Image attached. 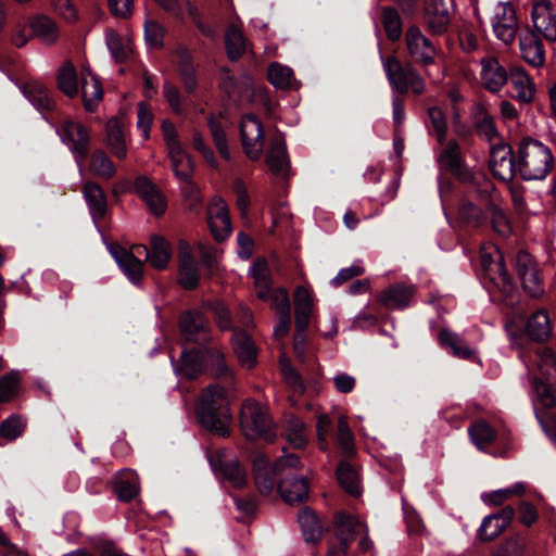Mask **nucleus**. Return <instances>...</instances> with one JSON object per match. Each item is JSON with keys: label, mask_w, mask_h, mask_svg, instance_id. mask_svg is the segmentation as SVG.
I'll return each mask as SVG.
<instances>
[{"label": "nucleus", "mask_w": 556, "mask_h": 556, "mask_svg": "<svg viewBox=\"0 0 556 556\" xmlns=\"http://www.w3.org/2000/svg\"><path fill=\"white\" fill-rule=\"evenodd\" d=\"M538 375L532 379L533 406L547 435L556 440V355L547 348L535 352Z\"/></svg>", "instance_id": "f257e3e1"}, {"label": "nucleus", "mask_w": 556, "mask_h": 556, "mask_svg": "<svg viewBox=\"0 0 556 556\" xmlns=\"http://www.w3.org/2000/svg\"><path fill=\"white\" fill-rule=\"evenodd\" d=\"M195 413L205 429L222 437L228 434L231 414L225 388L219 384L206 387L200 395Z\"/></svg>", "instance_id": "f03ea898"}, {"label": "nucleus", "mask_w": 556, "mask_h": 556, "mask_svg": "<svg viewBox=\"0 0 556 556\" xmlns=\"http://www.w3.org/2000/svg\"><path fill=\"white\" fill-rule=\"evenodd\" d=\"M553 166L554 155L548 146L532 138L520 141L517 168L525 180H542Z\"/></svg>", "instance_id": "7ed1b4c3"}, {"label": "nucleus", "mask_w": 556, "mask_h": 556, "mask_svg": "<svg viewBox=\"0 0 556 556\" xmlns=\"http://www.w3.org/2000/svg\"><path fill=\"white\" fill-rule=\"evenodd\" d=\"M382 63L388 81L394 90L400 93L410 91L417 96L424 93L426 89L425 79L410 64L403 65L393 55L387 56Z\"/></svg>", "instance_id": "20e7f679"}, {"label": "nucleus", "mask_w": 556, "mask_h": 556, "mask_svg": "<svg viewBox=\"0 0 556 556\" xmlns=\"http://www.w3.org/2000/svg\"><path fill=\"white\" fill-rule=\"evenodd\" d=\"M240 426L249 440L270 439L273 421L267 408L254 400H247L240 410Z\"/></svg>", "instance_id": "39448f33"}, {"label": "nucleus", "mask_w": 556, "mask_h": 556, "mask_svg": "<svg viewBox=\"0 0 556 556\" xmlns=\"http://www.w3.org/2000/svg\"><path fill=\"white\" fill-rule=\"evenodd\" d=\"M405 47L412 61L422 66L434 63L439 53L435 43L418 26H410L405 33Z\"/></svg>", "instance_id": "423d86ee"}, {"label": "nucleus", "mask_w": 556, "mask_h": 556, "mask_svg": "<svg viewBox=\"0 0 556 556\" xmlns=\"http://www.w3.org/2000/svg\"><path fill=\"white\" fill-rule=\"evenodd\" d=\"M294 313H295V342L294 349L298 351L303 348L305 341V331L311 323L313 314L314 299L313 292L308 287L299 286L293 293Z\"/></svg>", "instance_id": "0eeeda50"}, {"label": "nucleus", "mask_w": 556, "mask_h": 556, "mask_svg": "<svg viewBox=\"0 0 556 556\" xmlns=\"http://www.w3.org/2000/svg\"><path fill=\"white\" fill-rule=\"evenodd\" d=\"M492 27L495 37L506 46L511 45L516 38L518 20L511 3L498 2L494 8Z\"/></svg>", "instance_id": "6e6552de"}, {"label": "nucleus", "mask_w": 556, "mask_h": 556, "mask_svg": "<svg viewBox=\"0 0 556 556\" xmlns=\"http://www.w3.org/2000/svg\"><path fill=\"white\" fill-rule=\"evenodd\" d=\"M241 141L249 159L258 160L264 149V130L260 119L253 115H245L240 124Z\"/></svg>", "instance_id": "1a4fd4ad"}, {"label": "nucleus", "mask_w": 556, "mask_h": 556, "mask_svg": "<svg viewBox=\"0 0 556 556\" xmlns=\"http://www.w3.org/2000/svg\"><path fill=\"white\" fill-rule=\"evenodd\" d=\"M61 138L68 146L78 165H81L89 152L88 129L78 122L66 121L62 126Z\"/></svg>", "instance_id": "9d476101"}, {"label": "nucleus", "mask_w": 556, "mask_h": 556, "mask_svg": "<svg viewBox=\"0 0 556 556\" xmlns=\"http://www.w3.org/2000/svg\"><path fill=\"white\" fill-rule=\"evenodd\" d=\"M516 270L522 282L525 291L532 298H539L544 293L543 281L536 264L527 252L518 253L516 257Z\"/></svg>", "instance_id": "9b49d317"}, {"label": "nucleus", "mask_w": 556, "mask_h": 556, "mask_svg": "<svg viewBox=\"0 0 556 556\" xmlns=\"http://www.w3.org/2000/svg\"><path fill=\"white\" fill-rule=\"evenodd\" d=\"M531 18L539 34L549 41H556V12L549 0H533Z\"/></svg>", "instance_id": "f8f14e48"}, {"label": "nucleus", "mask_w": 556, "mask_h": 556, "mask_svg": "<svg viewBox=\"0 0 556 556\" xmlns=\"http://www.w3.org/2000/svg\"><path fill=\"white\" fill-rule=\"evenodd\" d=\"M452 0H424V18L429 30L442 35L451 21Z\"/></svg>", "instance_id": "ddd939ff"}, {"label": "nucleus", "mask_w": 556, "mask_h": 556, "mask_svg": "<svg viewBox=\"0 0 556 556\" xmlns=\"http://www.w3.org/2000/svg\"><path fill=\"white\" fill-rule=\"evenodd\" d=\"M489 164L496 178L503 181L511 180L515 175L516 165L510 146L493 143L490 150Z\"/></svg>", "instance_id": "4468645a"}, {"label": "nucleus", "mask_w": 556, "mask_h": 556, "mask_svg": "<svg viewBox=\"0 0 556 556\" xmlns=\"http://www.w3.org/2000/svg\"><path fill=\"white\" fill-rule=\"evenodd\" d=\"M168 156L170 159L172 168L175 176L187 184L185 192H190L194 195V202L200 201L195 186L191 182L193 173V162L190 155L182 149V146L176 147L168 150Z\"/></svg>", "instance_id": "2eb2a0df"}, {"label": "nucleus", "mask_w": 556, "mask_h": 556, "mask_svg": "<svg viewBox=\"0 0 556 556\" xmlns=\"http://www.w3.org/2000/svg\"><path fill=\"white\" fill-rule=\"evenodd\" d=\"M480 78L482 86L490 92H497L508 81L509 72L494 55H486L480 61Z\"/></svg>", "instance_id": "dca6fc26"}, {"label": "nucleus", "mask_w": 556, "mask_h": 556, "mask_svg": "<svg viewBox=\"0 0 556 556\" xmlns=\"http://www.w3.org/2000/svg\"><path fill=\"white\" fill-rule=\"evenodd\" d=\"M179 285L188 290L194 289L200 280L198 264L192 255V250L187 241L179 242Z\"/></svg>", "instance_id": "f3484780"}, {"label": "nucleus", "mask_w": 556, "mask_h": 556, "mask_svg": "<svg viewBox=\"0 0 556 556\" xmlns=\"http://www.w3.org/2000/svg\"><path fill=\"white\" fill-rule=\"evenodd\" d=\"M180 330L189 342L201 343L208 340V321L199 312H188L180 318Z\"/></svg>", "instance_id": "a211bd4d"}, {"label": "nucleus", "mask_w": 556, "mask_h": 556, "mask_svg": "<svg viewBox=\"0 0 556 556\" xmlns=\"http://www.w3.org/2000/svg\"><path fill=\"white\" fill-rule=\"evenodd\" d=\"M135 189L138 195L146 202L149 211L161 216L167 208V202L161 190L149 179L140 177L136 180Z\"/></svg>", "instance_id": "6ab92c4d"}, {"label": "nucleus", "mask_w": 556, "mask_h": 556, "mask_svg": "<svg viewBox=\"0 0 556 556\" xmlns=\"http://www.w3.org/2000/svg\"><path fill=\"white\" fill-rule=\"evenodd\" d=\"M519 48L522 59L533 67L543 66L545 63V51L538 34L528 30L519 38Z\"/></svg>", "instance_id": "aec40b11"}, {"label": "nucleus", "mask_w": 556, "mask_h": 556, "mask_svg": "<svg viewBox=\"0 0 556 556\" xmlns=\"http://www.w3.org/2000/svg\"><path fill=\"white\" fill-rule=\"evenodd\" d=\"M508 81L515 91V98L521 103H530L535 97V85L526 72L520 66H513L509 70Z\"/></svg>", "instance_id": "412c9836"}, {"label": "nucleus", "mask_w": 556, "mask_h": 556, "mask_svg": "<svg viewBox=\"0 0 556 556\" xmlns=\"http://www.w3.org/2000/svg\"><path fill=\"white\" fill-rule=\"evenodd\" d=\"M525 333L536 342H545L552 336V324L548 313L541 308L530 315L526 323Z\"/></svg>", "instance_id": "4be33fe9"}, {"label": "nucleus", "mask_w": 556, "mask_h": 556, "mask_svg": "<svg viewBox=\"0 0 556 556\" xmlns=\"http://www.w3.org/2000/svg\"><path fill=\"white\" fill-rule=\"evenodd\" d=\"M266 162L275 175L287 176L290 162L285 139L280 135L271 139Z\"/></svg>", "instance_id": "5701e85b"}, {"label": "nucleus", "mask_w": 556, "mask_h": 556, "mask_svg": "<svg viewBox=\"0 0 556 556\" xmlns=\"http://www.w3.org/2000/svg\"><path fill=\"white\" fill-rule=\"evenodd\" d=\"M416 288L412 285L394 283L381 294V302L387 308L400 309L409 305Z\"/></svg>", "instance_id": "b1692460"}, {"label": "nucleus", "mask_w": 556, "mask_h": 556, "mask_svg": "<svg viewBox=\"0 0 556 556\" xmlns=\"http://www.w3.org/2000/svg\"><path fill=\"white\" fill-rule=\"evenodd\" d=\"M110 251L121 269L130 281L137 282L141 279L143 266L142 260L135 256L134 253H128L127 250L118 245L111 247Z\"/></svg>", "instance_id": "393cba45"}, {"label": "nucleus", "mask_w": 556, "mask_h": 556, "mask_svg": "<svg viewBox=\"0 0 556 556\" xmlns=\"http://www.w3.org/2000/svg\"><path fill=\"white\" fill-rule=\"evenodd\" d=\"M278 491L288 504H298L308 496V483L304 478H282Z\"/></svg>", "instance_id": "a878e982"}, {"label": "nucleus", "mask_w": 556, "mask_h": 556, "mask_svg": "<svg viewBox=\"0 0 556 556\" xmlns=\"http://www.w3.org/2000/svg\"><path fill=\"white\" fill-rule=\"evenodd\" d=\"M106 144L112 154L117 159H125L127 155L126 134L122 121L117 117L106 123Z\"/></svg>", "instance_id": "bb28decb"}, {"label": "nucleus", "mask_w": 556, "mask_h": 556, "mask_svg": "<svg viewBox=\"0 0 556 556\" xmlns=\"http://www.w3.org/2000/svg\"><path fill=\"white\" fill-rule=\"evenodd\" d=\"M338 541L351 544L361 532H366V525L353 516L339 513L334 518Z\"/></svg>", "instance_id": "cd10ccee"}, {"label": "nucleus", "mask_w": 556, "mask_h": 556, "mask_svg": "<svg viewBox=\"0 0 556 556\" xmlns=\"http://www.w3.org/2000/svg\"><path fill=\"white\" fill-rule=\"evenodd\" d=\"M255 485L260 493L269 494L275 485L273 466L267 456L260 454L253 460Z\"/></svg>", "instance_id": "c85d7f7f"}, {"label": "nucleus", "mask_w": 556, "mask_h": 556, "mask_svg": "<svg viewBox=\"0 0 556 556\" xmlns=\"http://www.w3.org/2000/svg\"><path fill=\"white\" fill-rule=\"evenodd\" d=\"M231 342L240 364L248 368L253 367L256 363V348L252 339L243 331H235Z\"/></svg>", "instance_id": "c756f323"}, {"label": "nucleus", "mask_w": 556, "mask_h": 556, "mask_svg": "<svg viewBox=\"0 0 556 556\" xmlns=\"http://www.w3.org/2000/svg\"><path fill=\"white\" fill-rule=\"evenodd\" d=\"M481 264L495 286L501 288L502 291L505 293L511 291V279L501 260L498 262L493 263L492 257L489 253L481 252Z\"/></svg>", "instance_id": "7c9ffc66"}, {"label": "nucleus", "mask_w": 556, "mask_h": 556, "mask_svg": "<svg viewBox=\"0 0 556 556\" xmlns=\"http://www.w3.org/2000/svg\"><path fill=\"white\" fill-rule=\"evenodd\" d=\"M83 193L94 220L104 217L108 208L106 197L97 182L87 181Z\"/></svg>", "instance_id": "2f4dec72"}, {"label": "nucleus", "mask_w": 556, "mask_h": 556, "mask_svg": "<svg viewBox=\"0 0 556 556\" xmlns=\"http://www.w3.org/2000/svg\"><path fill=\"white\" fill-rule=\"evenodd\" d=\"M106 46L117 63L126 62L131 59L134 49L129 37L121 36L113 29L105 33Z\"/></svg>", "instance_id": "473e14b6"}, {"label": "nucleus", "mask_w": 556, "mask_h": 556, "mask_svg": "<svg viewBox=\"0 0 556 556\" xmlns=\"http://www.w3.org/2000/svg\"><path fill=\"white\" fill-rule=\"evenodd\" d=\"M250 273L254 279L257 296L264 301L269 300L274 290L271 289V277L267 261L265 258L255 260Z\"/></svg>", "instance_id": "72a5a7b5"}, {"label": "nucleus", "mask_w": 556, "mask_h": 556, "mask_svg": "<svg viewBox=\"0 0 556 556\" xmlns=\"http://www.w3.org/2000/svg\"><path fill=\"white\" fill-rule=\"evenodd\" d=\"M298 521L306 542L316 543L320 541L323 525L313 509L309 507L302 508L299 511Z\"/></svg>", "instance_id": "f704fd0d"}, {"label": "nucleus", "mask_w": 556, "mask_h": 556, "mask_svg": "<svg viewBox=\"0 0 556 556\" xmlns=\"http://www.w3.org/2000/svg\"><path fill=\"white\" fill-rule=\"evenodd\" d=\"M81 96L87 111H93L102 99V86L91 73L81 75Z\"/></svg>", "instance_id": "c9c22d12"}, {"label": "nucleus", "mask_w": 556, "mask_h": 556, "mask_svg": "<svg viewBox=\"0 0 556 556\" xmlns=\"http://www.w3.org/2000/svg\"><path fill=\"white\" fill-rule=\"evenodd\" d=\"M268 80L278 89H298L299 83L294 78L293 71L282 64L273 63L268 67Z\"/></svg>", "instance_id": "e433bc0d"}, {"label": "nucleus", "mask_w": 556, "mask_h": 556, "mask_svg": "<svg viewBox=\"0 0 556 556\" xmlns=\"http://www.w3.org/2000/svg\"><path fill=\"white\" fill-rule=\"evenodd\" d=\"M29 27L33 36L39 38L46 43H53L59 36V30L54 21L45 15H37L29 20Z\"/></svg>", "instance_id": "4c0bfd02"}, {"label": "nucleus", "mask_w": 556, "mask_h": 556, "mask_svg": "<svg viewBox=\"0 0 556 556\" xmlns=\"http://www.w3.org/2000/svg\"><path fill=\"white\" fill-rule=\"evenodd\" d=\"M468 434L472 444L481 451L490 446L496 438L495 430L485 420H477L471 424Z\"/></svg>", "instance_id": "58836bf2"}, {"label": "nucleus", "mask_w": 556, "mask_h": 556, "mask_svg": "<svg viewBox=\"0 0 556 556\" xmlns=\"http://www.w3.org/2000/svg\"><path fill=\"white\" fill-rule=\"evenodd\" d=\"M285 438L295 447H303L307 442L304 422L294 415H287L283 419Z\"/></svg>", "instance_id": "ea45409f"}, {"label": "nucleus", "mask_w": 556, "mask_h": 556, "mask_svg": "<svg viewBox=\"0 0 556 556\" xmlns=\"http://www.w3.org/2000/svg\"><path fill=\"white\" fill-rule=\"evenodd\" d=\"M439 341L443 348L450 349L453 355L458 358L468 359L472 356V350L465 340L455 332L442 329L439 332Z\"/></svg>", "instance_id": "a19ab883"}, {"label": "nucleus", "mask_w": 556, "mask_h": 556, "mask_svg": "<svg viewBox=\"0 0 556 556\" xmlns=\"http://www.w3.org/2000/svg\"><path fill=\"white\" fill-rule=\"evenodd\" d=\"M89 172L99 178L109 180L115 176L116 167L108 154L98 149L91 153Z\"/></svg>", "instance_id": "79ce46f5"}, {"label": "nucleus", "mask_w": 556, "mask_h": 556, "mask_svg": "<svg viewBox=\"0 0 556 556\" xmlns=\"http://www.w3.org/2000/svg\"><path fill=\"white\" fill-rule=\"evenodd\" d=\"M151 252L149 261L156 269H165L172 256L169 243L161 236L154 235L150 241Z\"/></svg>", "instance_id": "37998d69"}, {"label": "nucleus", "mask_w": 556, "mask_h": 556, "mask_svg": "<svg viewBox=\"0 0 556 556\" xmlns=\"http://www.w3.org/2000/svg\"><path fill=\"white\" fill-rule=\"evenodd\" d=\"M337 478L345 492L351 495H359V478L357 470L348 462H341L337 468Z\"/></svg>", "instance_id": "c03bdc74"}, {"label": "nucleus", "mask_w": 556, "mask_h": 556, "mask_svg": "<svg viewBox=\"0 0 556 556\" xmlns=\"http://www.w3.org/2000/svg\"><path fill=\"white\" fill-rule=\"evenodd\" d=\"M58 86L60 90L70 98L78 93L77 74L71 62L64 63L58 73Z\"/></svg>", "instance_id": "a18cd8bd"}, {"label": "nucleus", "mask_w": 556, "mask_h": 556, "mask_svg": "<svg viewBox=\"0 0 556 556\" xmlns=\"http://www.w3.org/2000/svg\"><path fill=\"white\" fill-rule=\"evenodd\" d=\"M526 492V485L522 482H517L506 489L492 491L483 496L484 503L492 506H501L506 501L513 497H519Z\"/></svg>", "instance_id": "49530a36"}, {"label": "nucleus", "mask_w": 556, "mask_h": 556, "mask_svg": "<svg viewBox=\"0 0 556 556\" xmlns=\"http://www.w3.org/2000/svg\"><path fill=\"white\" fill-rule=\"evenodd\" d=\"M226 51L231 60H238L245 51V39L240 29L230 26L225 35Z\"/></svg>", "instance_id": "de8ad7c7"}, {"label": "nucleus", "mask_w": 556, "mask_h": 556, "mask_svg": "<svg viewBox=\"0 0 556 556\" xmlns=\"http://www.w3.org/2000/svg\"><path fill=\"white\" fill-rule=\"evenodd\" d=\"M207 125L214 143L216 146V149L219 152L220 156L227 161L230 160V151L228 148L226 132L224 131L220 122L216 116L211 115L207 118Z\"/></svg>", "instance_id": "09e8293b"}, {"label": "nucleus", "mask_w": 556, "mask_h": 556, "mask_svg": "<svg viewBox=\"0 0 556 556\" xmlns=\"http://www.w3.org/2000/svg\"><path fill=\"white\" fill-rule=\"evenodd\" d=\"M202 368V359L199 351H184L179 358L178 370L187 378H194Z\"/></svg>", "instance_id": "8fccbe9b"}, {"label": "nucleus", "mask_w": 556, "mask_h": 556, "mask_svg": "<svg viewBox=\"0 0 556 556\" xmlns=\"http://www.w3.org/2000/svg\"><path fill=\"white\" fill-rule=\"evenodd\" d=\"M382 24L388 38L392 41L397 40L402 35V18L399 12L391 7L382 11Z\"/></svg>", "instance_id": "3c124183"}, {"label": "nucleus", "mask_w": 556, "mask_h": 556, "mask_svg": "<svg viewBox=\"0 0 556 556\" xmlns=\"http://www.w3.org/2000/svg\"><path fill=\"white\" fill-rule=\"evenodd\" d=\"M440 165L451 172L459 169L462 164V152L458 143L455 140L447 142L439 157Z\"/></svg>", "instance_id": "603ef678"}, {"label": "nucleus", "mask_w": 556, "mask_h": 556, "mask_svg": "<svg viewBox=\"0 0 556 556\" xmlns=\"http://www.w3.org/2000/svg\"><path fill=\"white\" fill-rule=\"evenodd\" d=\"M337 442L346 457L354 454V438L344 416H340L338 419Z\"/></svg>", "instance_id": "864d4df0"}, {"label": "nucleus", "mask_w": 556, "mask_h": 556, "mask_svg": "<svg viewBox=\"0 0 556 556\" xmlns=\"http://www.w3.org/2000/svg\"><path fill=\"white\" fill-rule=\"evenodd\" d=\"M488 212L491 216V224L495 232L502 237H507L511 233V225L505 212L494 203L490 202Z\"/></svg>", "instance_id": "5fc2aeb1"}, {"label": "nucleus", "mask_w": 556, "mask_h": 556, "mask_svg": "<svg viewBox=\"0 0 556 556\" xmlns=\"http://www.w3.org/2000/svg\"><path fill=\"white\" fill-rule=\"evenodd\" d=\"M164 36L165 29L159 22L154 20H147L144 22V39L149 48H161L164 42Z\"/></svg>", "instance_id": "6e6d98bb"}, {"label": "nucleus", "mask_w": 556, "mask_h": 556, "mask_svg": "<svg viewBox=\"0 0 556 556\" xmlns=\"http://www.w3.org/2000/svg\"><path fill=\"white\" fill-rule=\"evenodd\" d=\"M506 528L497 518L486 516L478 530V536L483 542H489L497 538Z\"/></svg>", "instance_id": "4d7b16f0"}, {"label": "nucleus", "mask_w": 556, "mask_h": 556, "mask_svg": "<svg viewBox=\"0 0 556 556\" xmlns=\"http://www.w3.org/2000/svg\"><path fill=\"white\" fill-rule=\"evenodd\" d=\"M301 468L299 457L294 454H289L279 457L273 465V472L276 477L285 476L288 478Z\"/></svg>", "instance_id": "13d9d810"}, {"label": "nucleus", "mask_w": 556, "mask_h": 556, "mask_svg": "<svg viewBox=\"0 0 556 556\" xmlns=\"http://www.w3.org/2000/svg\"><path fill=\"white\" fill-rule=\"evenodd\" d=\"M222 473L235 488H243L247 484L244 470L237 460H231L222 466Z\"/></svg>", "instance_id": "bf43d9fd"}, {"label": "nucleus", "mask_w": 556, "mask_h": 556, "mask_svg": "<svg viewBox=\"0 0 556 556\" xmlns=\"http://www.w3.org/2000/svg\"><path fill=\"white\" fill-rule=\"evenodd\" d=\"M428 115L430 119V124L433 128V132L440 143H442L445 139L446 131H447V123L446 117L443 111L438 108L433 106L428 110Z\"/></svg>", "instance_id": "052dcab7"}, {"label": "nucleus", "mask_w": 556, "mask_h": 556, "mask_svg": "<svg viewBox=\"0 0 556 556\" xmlns=\"http://www.w3.org/2000/svg\"><path fill=\"white\" fill-rule=\"evenodd\" d=\"M25 429V421L16 415H12L0 425V434L7 440H14L20 437Z\"/></svg>", "instance_id": "680f3d73"}, {"label": "nucleus", "mask_w": 556, "mask_h": 556, "mask_svg": "<svg viewBox=\"0 0 556 556\" xmlns=\"http://www.w3.org/2000/svg\"><path fill=\"white\" fill-rule=\"evenodd\" d=\"M20 377L17 372H10L0 378V402L12 400L18 390Z\"/></svg>", "instance_id": "e2e57ef3"}, {"label": "nucleus", "mask_w": 556, "mask_h": 556, "mask_svg": "<svg viewBox=\"0 0 556 556\" xmlns=\"http://www.w3.org/2000/svg\"><path fill=\"white\" fill-rule=\"evenodd\" d=\"M280 368L287 384L292 388L294 392L302 393L304 391V384L301 376L291 366L290 362L286 357L280 358Z\"/></svg>", "instance_id": "0e129e2a"}, {"label": "nucleus", "mask_w": 556, "mask_h": 556, "mask_svg": "<svg viewBox=\"0 0 556 556\" xmlns=\"http://www.w3.org/2000/svg\"><path fill=\"white\" fill-rule=\"evenodd\" d=\"M25 92L40 108L49 109L51 100L48 90L42 84L31 83L25 87Z\"/></svg>", "instance_id": "69168bd1"}, {"label": "nucleus", "mask_w": 556, "mask_h": 556, "mask_svg": "<svg viewBox=\"0 0 556 556\" xmlns=\"http://www.w3.org/2000/svg\"><path fill=\"white\" fill-rule=\"evenodd\" d=\"M493 191V184L484 176L476 177L473 184L469 187V192L475 193L481 201H488L489 199H491L492 202Z\"/></svg>", "instance_id": "338daca9"}, {"label": "nucleus", "mask_w": 556, "mask_h": 556, "mask_svg": "<svg viewBox=\"0 0 556 556\" xmlns=\"http://www.w3.org/2000/svg\"><path fill=\"white\" fill-rule=\"evenodd\" d=\"M273 308L282 316L290 314V300L288 291L285 288L274 290L269 296Z\"/></svg>", "instance_id": "774afa93"}]
</instances>
